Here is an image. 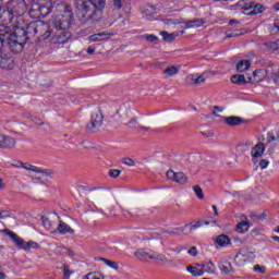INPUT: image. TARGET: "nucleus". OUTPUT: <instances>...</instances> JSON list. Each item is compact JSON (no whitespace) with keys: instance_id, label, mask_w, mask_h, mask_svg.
Masks as SVG:
<instances>
[{"instance_id":"1","label":"nucleus","mask_w":279,"mask_h":279,"mask_svg":"<svg viewBox=\"0 0 279 279\" xmlns=\"http://www.w3.org/2000/svg\"><path fill=\"white\" fill-rule=\"evenodd\" d=\"M74 21L73 10L70 5H65L61 13L50 19L51 26L44 21H34L26 26V29L22 26H16L13 33H10V28L0 26V69L5 71L14 69V60L3 52L5 46L9 47L12 53H21L27 40L39 43V40L51 38L53 45H66L73 38L71 25H73Z\"/></svg>"},{"instance_id":"2","label":"nucleus","mask_w":279,"mask_h":279,"mask_svg":"<svg viewBox=\"0 0 279 279\" xmlns=\"http://www.w3.org/2000/svg\"><path fill=\"white\" fill-rule=\"evenodd\" d=\"M74 8L81 23H99L104 19L106 0H75Z\"/></svg>"},{"instance_id":"3","label":"nucleus","mask_w":279,"mask_h":279,"mask_svg":"<svg viewBox=\"0 0 279 279\" xmlns=\"http://www.w3.org/2000/svg\"><path fill=\"white\" fill-rule=\"evenodd\" d=\"M8 9L10 10L11 13H13V16H15V25H13V32H16V27H23L24 29H27V26L31 25L29 24H25L23 22V14H25V12H27V3L25 2V0H10L7 3Z\"/></svg>"},{"instance_id":"4","label":"nucleus","mask_w":279,"mask_h":279,"mask_svg":"<svg viewBox=\"0 0 279 279\" xmlns=\"http://www.w3.org/2000/svg\"><path fill=\"white\" fill-rule=\"evenodd\" d=\"M53 8V0H34V4L29 10V16L40 19V16H49Z\"/></svg>"},{"instance_id":"5","label":"nucleus","mask_w":279,"mask_h":279,"mask_svg":"<svg viewBox=\"0 0 279 279\" xmlns=\"http://www.w3.org/2000/svg\"><path fill=\"white\" fill-rule=\"evenodd\" d=\"M101 125H104V112H101V109L97 107L92 111L89 122L86 124L85 130L86 132L95 134V132H99V128H101Z\"/></svg>"},{"instance_id":"6","label":"nucleus","mask_w":279,"mask_h":279,"mask_svg":"<svg viewBox=\"0 0 279 279\" xmlns=\"http://www.w3.org/2000/svg\"><path fill=\"white\" fill-rule=\"evenodd\" d=\"M8 236H10L11 241L15 243V245L19 247V250H24V252H29V250H38L40 247V244L34 241L25 242V240L21 239L16 233L5 230L4 231Z\"/></svg>"},{"instance_id":"7","label":"nucleus","mask_w":279,"mask_h":279,"mask_svg":"<svg viewBox=\"0 0 279 279\" xmlns=\"http://www.w3.org/2000/svg\"><path fill=\"white\" fill-rule=\"evenodd\" d=\"M43 226L51 232V234L56 233L58 230V223L60 222V216L56 214H50L48 216L41 217Z\"/></svg>"},{"instance_id":"8","label":"nucleus","mask_w":279,"mask_h":279,"mask_svg":"<svg viewBox=\"0 0 279 279\" xmlns=\"http://www.w3.org/2000/svg\"><path fill=\"white\" fill-rule=\"evenodd\" d=\"M14 19L15 16L12 12H10L8 4L4 7H0V23L2 24L0 25V27L9 28V34H12V32L10 31V27H8V25H10V23H12Z\"/></svg>"},{"instance_id":"9","label":"nucleus","mask_w":279,"mask_h":279,"mask_svg":"<svg viewBox=\"0 0 279 279\" xmlns=\"http://www.w3.org/2000/svg\"><path fill=\"white\" fill-rule=\"evenodd\" d=\"M16 147V138L0 132V149H14Z\"/></svg>"},{"instance_id":"10","label":"nucleus","mask_w":279,"mask_h":279,"mask_svg":"<svg viewBox=\"0 0 279 279\" xmlns=\"http://www.w3.org/2000/svg\"><path fill=\"white\" fill-rule=\"evenodd\" d=\"M148 258H150V260H153L156 265H173V259L167 258V255L162 253L154 252L150 255H148Z\"/></svg>"},{"instance_id":"11","label":"nucleus","mask_w":279,"mask_h":279,"mask_svg":"<svg viewBox=\"0 0 279 279\" xmlns=\"http://www.w3.org/2000/svg\"><path fill=\"white\" fill-rule=\"evenodd\" d=\"M246 75V84H258V82H263V80H265L266 72L265 70H255L253 74Z\"/></svg>"},{"instance_id":"12","label":"nucleus","mask_w":279,"mask_h":279,"mask_svg":"<svg viewBox=\"0 0 279 279\" xmlns=\"http://www.w3.org/2000/svg\"><path fill=\"white\" fill-rule=\"evenodd\" d=\"M167 179L168 180H172L173 182H178V184H186L187 182V178L186 174L182 173V172H173V170H169L167 173Z\"/></svg>"},{"instance_id":"13","label":"nucleus","mask_w":279,"mask_h":279,"mask_svg":"<svg viewBox=\"0 0 279 279\" xmlns=\"http://www.w3.org/2000/svg\"><path fill=\"white\" fill-rule=\"evenodd\" d=\"M266 8L263 4H254L252 3L250 7L246 5L245 8V16H254L256 14H263L265 12Z\"/></svg>"},{"instance_id":"14","label":"nucleus","mask_w":279,"mask_h":279,"mask_svg":"<svg viewBox=\"0 0 279 279\" xmlns=\"http://www.w3.org/2000/svg\"><path fill=\"white\" fill-rule=\"evenodd\" d=\"M223 121L230 128H236V125L243 124V118L236 116L225 117Z\"/></svg>"},{"instance_id":"15","label":"nucleus","mask_w":279,"mask_h":279,"mask_svg":"<svg viewBox=\"0 0 279 279\" xmlns=\"http://www.w3.org/2000/svg\"><path fill=\"white\" fill-rule=\"evenodd\" d=\"M57 232H59V234H75V230L62 220H59V223L57 225Z\"/></svg>"},{"instance_id":"16","label":"nucleus","mask_w":279,"mask_h":279,"mask_svg":"<svg viewBox=\"0 0 279 279\" xmlns=\"http://www.w3.org/2000/svg\"><path fill=\"white\" fill-rule=\"evenodd\" d=\"M230 243H232V241L227 234H220L216 238V244L218 245V247H228Z\"/></svg>"},{"instance_id":"17","label":"nucleus","mask_w":279,"mask_h":279,"mask_svg":"<svg viewBox=\"0 0 279 279\" xmlns=\"http://www.w3.org/2000/svg\"><path fill=\"white\" fill-rule=\"evenodd\" d=\"M205 23H206V20L204 19H194L185 22V28L191 29L195 27H202V25H205Z\"/></svg>"},{"instance_id":"18","label":"nucleus","mask_w":279,"mask_h":279,"mask_svg":"<svg viewBox=\"0 0 279 279\" xmlns=\"http://www.w3.org/2000/svg\"><path fill=\"white\" fill-rule=\"evenodd\" d=\"M110 112H117V114H119V117H121L122 119H128V117H130L132 114V111H130V107H120L119 109H110Z\"/></svg>"},{"instance_id":"19","label":"nucleus","mask_w":279,"mask_h":279,"mask_svg":"<svg viewBox=\"0 0 279 279\" xmlns=\"http://www.w3.org/2000/svg\"><path fill=\"white\" fill-rule=\"evenodd\" d=\"M253 158H260L263 154H265V144L258 143L254 146V148L251 151Z\"/></svg>"},{"instance_id":"20","label":"nucleus","mask_w":279,"mask_h":279,"mask_svg":"<svg viewBox=\"0 0 279 279\" xmlns=\"http://www.w3.org/2000/svg\"><path fill=\"white\" fill-rule=\"evenodd\" d=\"M196 265L197 267H201V271H203V274H215V264H213L211 262Z\"/></svg>"},{"instance_id":"21","label":"nucleus","mask_w":279,"mask_h":279,"mask_svg":"<svg viewBox=\"0 0 279 279\" xmlns=\"http://www.w3.org/2000/svg\"><path fill=\"white\" fill-rule=\"evenodd\" d=\"M191 225H184L181 228H172L170 231H166V234H169V236H180V234H184L186 232V228H189Z\"/></svg>"},{"instance_id":"22","label":"nucleus","mask_w":279,"mask_h":279,"mask_svg":"<svg viewBox=\"0 0 279 279\" xmlns=\"http://www.w3.org/2000/svg\"><path fill=\"white\" fill-rule=\"evenodd\" d=\"M178 73H180V65H170L163 70L166 77H173V75H178Z\"/></svg>"},{"instance_id":"23","label":"nucleus","mask_w":279,"mask_h":279,"mask_svg":"<svg viewBox=\"0 0 279 279\" xmlns=\"http://www.w3.org/2000/svg\"><path fill=\"white\" fill-rule=\"evenodd\" d=\"M231 83L236 86H243L245 84V75L243 74H234L231 76Z\"/></svg>"},{"instance_id":"24","label":"nucleus","mask_w":279,"mask_h":279,"mask_svg":"<svg viewBox=\"0 0 279 279\" xmlns=\"http://www.w3.org/2000/svg\"><path fill=\"white\" fill-rule=\"evenodd\" d=\"M104 36H109V34L106 32H101V33L94 34V35L89 36L88 38L92 43H101V40H106V38H104Z\"/></svg>"},{"instance_id":"25","label":"nucleus","mask_w":279,"mask_h":279,"mask_svg":"<svg viewBox=\"0 0 279 279\" xmlns=\"http://www.w3.org/2000/svg\"><path fill=\"white\" fill-rule=\"evenodd\" d=\"M250 219H252V221H264V219H267V214L264 211L260 215H256V213L251 211L248 215Z\"/></svg>"},{"instance_id":"26","label":"nucleus","mask_w":279,"mask_h":279,"mask_svg":"<svg viewBox=\"0 0 279 279\" xmlns=\"http://www.w3.org/2000/svg\"><path fill=\"white\" fill-rule=\"evenodd\" d=\"M186 271H189V274L193 275L194 277H197V276H204V271L202 270V268H197L195 266H192V265H189L186 267Z\"/></svg>"},{"instance_id":"27","label":"nucleus","mask_w":279,"mask_h":279,"mask_svg":"<svg viewBox=\"0 0 279 279\" xmlns=\"http://www.w3.org/2000/svg\"><path fill=\"white\" fill-rule=\"evenodd\" d=\"M160 34H161L163 40H166L167 43H173V40H175V38L178 37V34L168 33V32H165V31H162Z\"/></svg>"},{"instance_id":"28","label":"nucleus","mask_w":279,"mask_h":279,"mask_svg":"<svg viewBox=\"0 0 279 279\" xmlns=\"http://www.w3.org/2000/svg\"><path fill=\"white\" fill-rule=\"evenodd\" d=\"M83 279H106V276H104L99 271H94V272H89V274L85 275L83 277Z\"/></svg>"},{"instance_id":"29","label":"nucleus","mask_w":279,"mask_h":279,"mask_svg":"<svg viewBox=\"0 0 279 279\" xmlns=\"http://www.w3.org/2000/svg\"><path fill=\"white\" fill-rule=\"evenodd\" d=\"M17 165H20V167L22 169H25L26 171H34L35 173L40 171V168H37V167H35L33 165H29V163L17 162Z\"/></svg>"},{"instance_id":"30","label":"nucleus","mask_w":279,"mask_h":279,"mask_svg":"<svg viewBox=\"0 0 279 279\" xmlns=\"http://www.w3.org/2000/svg\"><path fill=\"white\" fill-rule=\"evenodd\" d=\"M135 256L140 260H145V258H149V256H151V254L147 253L145 250H138L135 252Z\"/></svg>"},{"instance_id":"31","label":"nucleus","mask_w":279,"mask_h":279,"mask_svg":"<svg viewBox=\"0 0 279 279\" xmlns=\"http://www.w3.org/2000/svg\"><path fill=\"white\" fill-rule=\"evenodd\" d=\"M266 48L270 51V53H274V51H278V49H279L278 41L267 43Z\"/></svg>"},{"instance_id":"32","label":"nucleus","mask_w":279,"mask_h":279,"mask_svg":"<svg viewBox=\"0 0 279 279\" xmlns=\"http://www.w3.org/2000/svg\"><path fill=\"white\" fill-rule=\"evenodd\" d=\"M100 260H102V263H105L108 267H111V269H119V264L117 262H112L106 258H100Z\"/></svg>"},{"instance_id":"33","label":"nucleus","mask_w":279,"mask_h":279,"mask_svg":"<svg viewBox=\"0 0 279 279\" xmlns=\"http://www.w3.org/2000/svg\"><path fill=\"white\" fill-rule=\"evenodd\" d=\"M220 270L222 271V274H230V271H232V265L226 262L222 265H220Z\"/></svg>"},{"instance_id":"34","label":"nucleus","mask_w":279,"mask_h":279,"mask_svg":"<svg viewBox=\"0 0 279 279\" xmlns=\"http://www.w3.org/2000/svg\"><path fill=\"white\" fill-rule=\"evenodd\" d=\"M235 232L238 234H244L245 233V220H242L235 226Z\"/></svg>"},{"instance_id":"35","label":"nucleus","mask_w":279,"mask_h":279,"mask_svg":"<svg viewBox=\"0 0 279 279\" xmlns=\"http://www.w3.org/2000/svg\"><path fill=\"white\" fill-rule=\"evenodd\" d=\"M142 38H144L145 40H147V43H158V36L153 35V34H146V35H142Z\"/></svg>"},{"instance_id":"36","label":"nucleus","mask_w":279,"mask_h":279,"mask_svg":"<svg viewBox=\"0 0 279 279\" xmlns=\"http://www.w3.org/2000/svg\"><path fill=\"white\" fill-rule=\"evenodd\" d=\"M193 190L198 199H204V192L202 191V187L199 185H195Z\"/></svg>"},{"instance_id":"37","label":"nucleus","mask_w":279,"mask_h":279,"mask_svg":"<svg viewBox=\"0 0 279 279\" xmlns=\"http://www.w3.org/2000/svg\"><path fill=\"white\" fill-rule=\"evenodd\" d=\"M258 167L263 170V169H267V167H269V160L267 159H262L258 163V166H256L255 171H258Z\"/></svg>"},{"instance_id":"38","label":"nucleus","mask_w":279,"mask_h":279,"mask_svg":"<svg viewBox=\"0 0 279 279\" xmlns=\"http://www.w3.org/2000/svg\"><path fill=\"white\" fill-rule=\"evenodd\" d=\"M192 80L194 81V84H204V82H206V73H203L198 77Z\"/></svg>"},{"instance_id":"39","label":"nucleus","mask_w":279,"mask_h":279,"mask_svg":"<svg viewBox=\"0 0 279 279\" xmlns=\"http://www.w3.org/2000/svg\"><path fill=\"white\" fill-rule=\"evenodd\" d=\"M253 271H256V274H265L267 268L257 264L253 267Z\"/></svg>"},{"instance_id":"40","label":"nucleus","mask_w":279,"mask_h":279,"mask_svg":"<svg viewBox=\"0 0 279 279\" xmlns=\"http://www.w3.org/2000/svg\"><path fill=\"white\" fill-rule=\"evenodd\" d=\"M112 3L116 10H121L123 8V3H125V0H112Z\"/></svg>"},{"instance_id":"41","label":"nucleus","mask_w":279,"mask_h":279,"mask_svg":"<svg viewBox=\"0 0 279 279\" xmlns=\"http://www.w3.org/2000/svg\"><path fill=\"white\" fill-rule=\"evenodd\" d=\"M245 153V145H238L235 147V155L236 156H243V154Z\"/></svg>"},{"instance_id":"42","label":"nucleus","mask_w":279,"mask_h":279,"mask_svg":"<svg viewBox=\"0 0 279 279\" xmlns=\"http://www.w3.org/2000/svg\"><path fill=\"white\" fill-rule=\"evenodd\" d=\"M243 66H245V60H241V61L236 64L235 71H236L238 73H243V71H245V69H244Z\"/></svg>"},{"instance_id":"43","label":"nucleus","mask_w":279,"mask_h":279,"mask_svg":"<svg viewBox=\"0 0 279 279\" xmlns=\"http://www.w3.org/2000/svg\"><path fill=\"white\" fill-rule=\"evenodd\" d=\"M121 175V170H117V169H111L109 170V177L117 179Z\"/></svg>"},{"instance_id":"44","label":"nucleus","mask_w":279,"mask_h":279,"mask_svg":"<svg viewBox=\"0 0 279 279\" xmlns=\"http://www.w3.org/2000/svg\"><path fill=\"white\" fill-rule=\"evenodd\" d=\"M169 252H174L175 254H180L184 251H186V246H177L175 248L169 247Z\"/></svg>"},{"instance_id":"45","label":"nucleus","mask_w":279,"mask_h":279,"mask_svg":"<svg viewBox=\"0 0 279 279\" xmlns=\"http://www.w3.org/2000/svg\"><path fill=\"white\" fill-rule=\"evenodd\" d=\"M272 80H274L275 84H277V86H279V66L277 69H275V71L272 73Z\"/></svg>"},{"instance_id":"46","label":"nucleus","mask_w":279,"mask_h":279,"mask_svg":"<svg viewBox=\"0 0 279 279\" xmlns=\"http://www.w3.org/2000/svg\"><path fill=\"white\" fill-rule=\"evenodd\" d=\"M37 173H41L43 175H46V178H51V175H53V170L40 169V171H38Z\"/></svg>"},{"instance_id":"47","label":"nucleus","mask_w":279,"mask_h":279,"mask_svg":"<svg viewBox=\"0 0 279 279\" xmlns=\"http://www.w3.org/2000/svg\"><path fill=\"white\" fill-rule=\"evenodd\" d=\"M122 162L128 167H134V165H136V162L132 158H123Z\"/></svg>"},{"instance_id":"48","label":"nucleus","mask_w":279,"mask_h":279,"mask_svg":"<svg viewBox=\"0 0 279 279\" xmlns=\"http://www.w3.org/2000/svg\"><path fill=\"white\" fill-rule=\"evenodd\" d=\"M255 57V54H254V52H251V53H248V56H247V58H250V60H246L245 61V69L246 70H248L250 69V66H252V58H254Z\"/></svg>"},{"instance_id":"49","label":"nucleus","mask_w":279,"mask_h":279,"mask_svg":"<svg viewBox=\"0 0 279 279\" xmlns=\"http://www.w3.org/2000/svg\"><path fill=\"white\" fill-rule=\"evenodd\" d=\"M241 34H243V32L235 29L232 33L227 34V38H234L235 36H241Z\"/></svg>"},{"instance_id":"50","label":"nucleus","mask_w":279,"mask_h":279,"mask_svg":"<svg viewBox=\"0 0 279 279\" xmlns=\"http://www.w3.org/2000/svg\"><path fill=\"white\" fill-rule=\"evenodd\" d=\"M187 254H190V256H197L198 251L196 246H191L190 250L187 251Z\"/></svg>"},{"instance_id":"51","label":"nucleus","mask_w":279,"mask_h":279,"mask_svg":"<svg viewBox=\"0 0 279 279\" xmlns=\"http://www.w3.org/2000/svg\"><path fill=\"white\" fill-rule=\"evenodd\" d=\"M63 276L65 279L71 278V271H69V266L66 265L63 267Z\"/></svg>"},{"instance_id":"52","label":"nucleus","mask_w":279,"mask_h":279,"mask_svg":"<svg viewBox=\"0 0 279 279\" xmlns=\"http://www.w3.org/2000/svg\"><path fill=\"white\" fill-rule=\"evenodd\" d=\"M222 111H223V108H219L218 106H216L214 107L213 114H215L216 117H219L218 112H222Z\"/></svg>"},{"instance_id":"53","label":"nucleus","mask_w":279,"mask_h":279,"mask_svg":"<svg viewBox=\"0 0 279 279\" xmlns=\"http://www.w3.org/2000/svg\"><path fill=\"white\" fill-rule=\"evenodd\" d=\"M197 228H202V222H196L195 225H190V230H197Z\"/></svg>"},{"instance_id":"54","label":"nucleus","mask_w":279,"mask_h":279,"mask_svg":"<svg viewBox=\"0 0 279 279\" xmlns=\"http://www.w3.org/2000/svg\"><path fill=\"white\" fill-rule=\"evenodd\" d=\"M87 53H88L89 56H93V53H95V47L89 46V47L87 48Z\"/></svg>"},{"instance_id":"55","label":"nucleus","mask_w":279,"mask_h":279,"mask_svg":"<svg viewBox=\"0 0 279 279\" xmlns=\"http://www.w3.org/2000/svg\"><path fill=\"white\" fill-rule=\"evenodd\" d=\"M122 213H123V215H124L125 217H128V215H129V217H133L132 213H130V210H128V209H123V208H122Z\"/></svg>"},{"instance_id":"56","label":"nucleus","mask_w":279,"mask_h":279,"mask_svg":"<svg viewBox=\"0 0 279 279\" xmlns=\"http://www.w3.org/2000/svg\"><path fill=\"white\" fill-rule=\"evenodd\" d=\"M211 208H213V210H214V215H215L216 217H218V216H219V210H217V205H213Z\"/></svg>"},{"instance_id":"57","label":"nucleus","mask_w":279,"mask_h":279,"mask_svg":"<svg viewBox=\"0 0 279 279\" xmlns=\"http://www.w3.org/2000/svg\"><path fill=\"white\" fill-rule=\"evenodd\" d=\"M276 141V136L268 134V143H274Z\"/></svg>"},{"instance_id":"58","label":"nucleus","mask_w":279,"mask_h":279,"mask_svg":"<svg viewBox=\"0 0 279 279\" xmlns=\"http://www.w3.org/2000/svg\"><path fill=\"white\" fill-rule=\"evenodd\" d=\"M134 123H137L136 118H132L131 121H129V123H126V125H134Z\"/></svg>"},{"instance_id":"59","label":"nucleus","mask_w":279,"mask_h":279,"mask_svg":"<svg viewBox=\"0 0 279 279\" xmlns=\"http://www.w3.org/2000/svg\"><path fill=\"white\" fill-rule=\"evenodd\" d=\"M272 8H274L275 12H279V2L275 3L272 5Z\"/></svg>"},{"instance_id":"60","label":"nucleus","mask_w":279,"mask_h":279,"mask_svg":"<svg viewBox=\"0 0 279 279\" xmlns=\"http://www.w3.org/2000/svg\"><path fill=\"white\" fill-rule=\"evenodd\" d=\"M241 256H243V254H241V253H238L236 255H235V263H239V258H241Z\"/></svg>"},{"instance_id":"61","label":"nucleus","mask_w":279,"mask_h":279,"mask_svg":"<svg viewBox=\"0 0 279 279\" xmlns=\"http://www.w3.org/2000/svg\"><path fill=\"white\" fill-rule=\"evenodd\" d=\"M35 123H36L37 125H45V122H44V121H40V120H35Z\"/></svg>"},{"instance_id":"62","label":"nucleus","mask_w":279,"mask_h":279,"mask_svg":"<svg viewBox=\"0 0 279 279\" xmlns=\"http://www.w3.org/2000/svg\"><path fill=\"white\" fill-rule=\"evenodd\" d=\"M0 213H1V215H10V213H8V210H3V209H0Z\"/></svg>"},{"instance_id":"63","label":"nucleus","mask_w":279,"mask_h":279,"mask_svg":"<svg viewBox=\"0 0 279 279\" xmlns=\"http://www.w3.org/2000/svg\"><path fill=\"white\" fill-rule=\"evenodd\" d=\"M272 241H277L279 243V236L278 235H272Z\"/></svg>"},{"instance_id":"64","label":"nucleus","mask_w":279,"mask_h":279,"mask_svg":"<svg viewBox=\"0 0 279 279\" xmlns=\"http://www.w3.org/2000/svg\"><path fill=\"white\" fill-rule=\"evenodd\" d=\"M0 279H5L4 272H0Z\"/></svg>"}]
</instances>
